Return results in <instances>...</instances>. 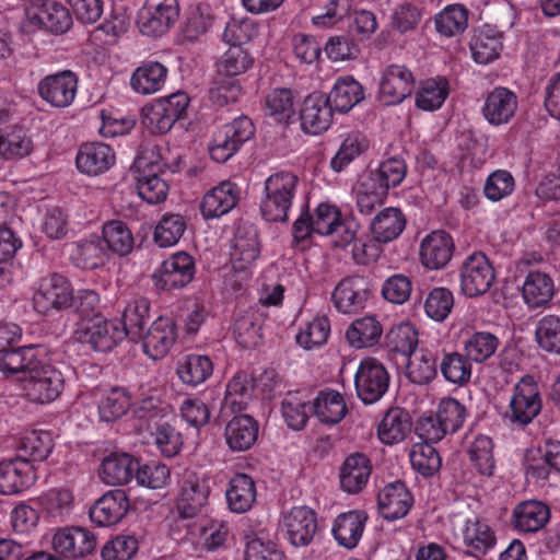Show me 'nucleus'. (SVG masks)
<instances>
[{
  "label": "nucleus",
  "mask_w": 560,
  "mask_h": 560,
  "mask_svg": "<svg viewBox=\"0 0 560 560\" xmlns=\"http://www.w3.org/2000/svg\"><path fill=\"white\" fill-rule=\"evenodd\" d=\"M406 174L407 165L404 159L389 158L383 161L377 170L370 172L365 176L388 194L389 188L400 185Z\"/></svg>",
  "instance_id": "obj_60"
},
{
  "label": "nucleus",
  "mask_w": 560,
  "mask_h": 560,
  "mask_svg": "<svg viewBox=\"0 0 560 560\" xmlns=\"http://www.w3.org/2000/svg\"><path fill=\"white\" fill-rule=\"evenodd\" d=\"M259 425L249 415L234 416L225 425L224 438L233 452H244L258 439Z\"/></svg>",
  "instance_id": "obj_35"
},
{
  "label": "nucleus",
  "mask_w": 560,
  "mask_h": 560,
  "mask_svg": "<svg viewBox=\"0 0 560 560\" xmlns=\"http://www.w3.org/2000/svg\"><path fill=\"white\" fill-rule=\"evenodd\" d=\"M357 224L354 222L345 228V231L337 235L334 241L336 247L346 248L351 245V256L357 265L366 266L377 260L382 253L378 242L368 235L357 236Z\"/></svg>",
  "instance_id": "obj_31"
},
{
  "label": "nucleus",
  "mask_w": 560,
  "mask_h": 560,
  "mask_svg": "<svg viewBox=\"0 0 560 560\" xmlns=\"http://www.w3.org/2000/svg\"><path fill=\"white\" fill-rule=\"evenodd\" d=\"M114 149L104 142L82 143L77 152L75 165L80 173L88 176H98L115 165Z\"/></svg>",
  "instance_id": "obj_22"
},
{
  "label": "nucleus",
  "mask_w": 560,
  "mask_h": 560,
  "mask_svg": "<svg viewBox=\"0 0 560 560\" xmlns=\"http://www.w3.org/2000/svg\"><path fill=\"white\" fill-rule=\"evenodd\" d=\"M372 474L371 459L363 453L348 455L340 468L341 489L350 494L361 492L368 485Z\"/></svg>",
  "instance_id": "obj_33"
},
{
  "label": "nucleus",
  "mask_w": 560,
  "mask_h": 560,
  "mask_svg": "<svg viewBox=\"0 0 560 560\" xmlns=\"http://www.w3.org/2000/svg\"><path fill=\"white\" fill-rule=\"evenodd\" d=\"M168 70L158 61H147L138 67L130 77L132 90L142 95H150L162 90Z\"/></svg>",
  "instance_id": "obj_38"
},
{
  "label": "nucleus",
  "mask_w": 560,
  "mask_h": 560,
  "mask_svg": "<svg viewBox=\"0 0 560 560\" xmlns=\"http://www.w3.org/2000/svg\"><path fill=\"white\" fill-rule=\"evenodd\" d=\"M332 115L329 98L323 93H312L300 109L301 128L305 133L319 135L330 127Z\"/></svg>",
  "instance_id": "obj_23"
},
{
  "label": "nucleus",
  "mask_w": 560,
  "mask_h": 560,
  "mask_svg": "<svg viewBox=\"0 0 560 560\" xmlns=\"http://www.w3.org/2000/svg\"><path fill=\"white\" fill-rule=\"evenodd\" d=\"M177 338V328L175 320L168 316L158 317L143 332L142 340L143 352L152 360L164 358Z\"/></svg>",
  "instance_id": "obj_20"
},
{
  "label": "nucleus",
  "mask_w": 560,
  "mask_h": 560,
  "mask_svg": "<svg viewBox=\"0 0 560 560\" xmlns=\"http://www.w3.org/2000/svg\"><path fill=\"white\" fill-rule=\"evenodd\" d=\"M421 440L422 442L415 444L410 451L411 466L423 477H432L440 470L442 465L440 454L433 446L439 441Z\"/></svg>",
  "instance_id": "obj_57"
},
{
  "label": "nucleus",
  "mask_w": 560,
  "mask_h": 560,
  "mask_svg": "<svg viewBox=\"0 0 560 560\" xmlns=\"http://www.w3.org/2000/svg\"><path fill=\"white\" fill-rule=\"evenodd\" d=\"M70 259L82 269H96L108 260V252L101 237L93 236L75 243Z\"/></svg>",
  "instance_id": "obj_43"
},
{
  "label": "nucleus",
  "mask_w": 560,
  "mask_h": 560,
  "mask_svg": "<svg viewBox=\"0 0 560 560\" xmlns=\"http://www.w3.org/2000/svg\"><path fill=\"white\" fill-rule=\"evenodd\" d=\"M34 481V467L22 456L0 462V493L16 494L30 488Z\"/></svg>",
  "instance_id": "obj_27"
},
{
  "label": "nucleus",
  "mask_w": 560,
  "mask_h": 560,
  "mask_svg": "<svg viewBox=\"0 0 560 560\" xmlns=\"http://www.w3.org/2000/svg\"><path fill=\"white\" fill-rule=\"evenodd\" d=\"M77 90V75L69 70L47 75L38 84L40 97L51 106L61 108L72 104Z\"/></svg>",
  "instance_id": "obj_24"
},
{
  "label": "nucleus",
  "mask_w": 560,
  "mask_h": 560,
  "mask_svg": "<svg viewBox=\"0 0 560 560\" xmlns=\"http://www.w3.org/2000/svg\"><path fill=\"white\" fill-rule=\"evenodd\" d=\"M450 94V84L445 77L430 78L421 82L416 93V106L422 110L434 112L442 107Z\"/></svg>",
  "instance_id": "obj_50"
},
{
  "label": "nucleus",
  "mask_w": 560,
  "mask_h": 560,
  "mask_svg": "<svg viewBox=\"0 0 560 560\" xmlns=\"http://www.w3.org/2000/svg\"><path fill=\"white\" fill-rule=\"evenodd\" d=\"M213 372V363L208 355L190 353L183 357L176 366L179 380L191 387L205 383Z\"/></svg>",
  "instance_id": "obj_42"
},
{
  "label": "nucleus",
  "mask_w": 560,
  "mask_h": 560,
  "mask_svg": "<svg viewBox=\"0 0 560 560\" xmlns=\"http://www.w3.org/2000/svg\"><path fill=\"white\" fill-rule=\"evenodd\" d=\"M229 49L221 56L217 62V73L219 75L238 77L252 68L254 63L253 56L244 48V43L226 40Z\"/></svg>",
  "instance_id": "obj_52"
},
{
  "label": "nucleus",
  "mask_w": 560,
  "mask_h": 560,
  "mask_svg": "<svg viewBox=\"0 0 560 560\" xmlns=\"http://www.w3.org/2000/svg\"><path fill=\"white\" fill-rule=\"evenodd\" d=\"M281 526L291 545L307 546L312 542L318 528L317 515L307 506H293L283 515Z\"/></svg>",
  "instance_id": "obj_18"
},
{
  "label": "nucleus",
  "mask_w": 560,
  "mask_h": 560,
  "mask_svg": "<svg viewBox=\"0 0 560 560\" xmlns=\"http://www.w3.org/2000/svg\"><path fill=\"white\" fill-rule=\"evenodd\" d=\"M137 464L138 459L127 453H112L103 459L100 477L107 485H127L133 480Z\"/></svg>",
  "instance_id": "obj_36"
},
{
  "label": "nucleus",
  "mask_w": 560,
  "mask_h": 560,
  "mask_svg": "<svg viewBox=\"0 0 560 560\" xmlns=\"http://www.w3.org/2000/svg\"><path fill=\"white\" fill-rule=\"evenodd\" d=\"M48 355L44 345H31L13 348L0 353V371L7 375L22 374L27 376L31 368L39 364L40 358Z\"/></svg>",
  "instance_id": "obj_32"
},
{
  "label": "nucleus",
  "mask_w": 560,
  "mask_h": 560,
  "mask_svg": "<svg viewBox=\"0 0 560 560\" xmlns=\"http://www.w3.org/2000/svg\"><path fill=\"white\" fill-rule=\"evenodd\" d=\"M314 233L318 235H330L332 242L340 235L345 228L353 221L342 219L339 208L328 202H322L311 215Z\"/></svg>",
  "instance_id": "obj_47"
},
{
  "label": "nucleus",
  "mask_w": 560,
  "mask_h": 560,
  "mask_svg": "<svg viewBox=\"0 0 560 560\" xmlns=\"http://www.w3.org/2000/svg\"><path fill=\"white\" fill-rule=\"evenodd\" d=\"M101 240L108 253L120 257L129 255L135 246L132 232L121 220H110L104 223Z\"/></svg>",
  "instance_id": "obj_48"
},
{
  "label": "nucleus",
  "mask_w": 560,
  "mask_h": 560,
  "mask_svg": "<svg viewBox=\"0 0 560 560\" xmlns=\"http://www.w3.org/2000/svg\"><path fill=\"white\" fill-rule=\"evenodd\" d=\"M240 197V187L231 180H223L205 194L200 212L207 220L220 218L234 209Z\"/></svg>",
  "instance_id": "obj_29"
},
{
  "label": "nucleus",
  "mask_w": 560,
  "mask_h": 560,
  "mask_svg": "<svg viewBox=\"0 0 560 560\" xmlns=\"http://www.w3.org/2000/svg\"><path fill=\"white\" fill-rule=\"evenodd\" d=\"M129 499L124 490H109L98 498L89 510L92 523L100 527L117 524L129 510Z\"/></svg>",
  "instance_id": "obj_25"
},
{
  "label": "nucleus",
  "mask_w": 560,
  "mask_h": 560,
  "mask_svg": "<svg viewBox=\"0 0 560 560\" xmlns=\"http://www.w3.org/2000/svg\"><path fill=\"white\" fill-rule=\"evenodd\" d=\"M74 337L94 351L107 352L126 338V332L118 328V320H109L94 315L91 318L82 319L74 331Z\"/></svg>",
  "instance_id": "obj_10"
},
{
  "label": "nucleus",
  "mask_w": 560,
  "mask_h": 560,
  "mask_svg": "<svg viewBox=\"0 0 560 560\" xmlns=\"http://www.w3.org/2000/svg\"><path fill=\"white\" fill-rule=\"evenodd\" d=\"M33 141L26 130L20 126L10 129L0 128V158L3 160L23 159L31 154Z\"/></svg>",
  "instance_id": "obj_51"
},
{
  "label": "nucleus",
  "mask_w": 560,
  "mask_h": 560,
  "mask_svg": "<svg viewBox=\"0 0 560 560\" xmlns=\"http://www.w3.org/2000/svg\"><path fill=\"white\" fill-rule=\"evenodd\" d=\"M553 280L548 273L529 271L525 277L522 294L529 307H539L547 304L553 296Z\"/></svg>",
  "instance_id": "obj_46"
},
{
  "label": "nucleus",
  "mask_w": 560,
  "mask_h": 560,
  "mask_svg": "<svg viewBox=\"0 0 560 560\" xmlns=\"http://www.w3.org/2000/svg\"><path fill=\"white\" fill-rule=\"evenodd\" d=\"M211 492L210 479L196 472H186L175 502L176 522L194 533L195 521L207 513Z\"/></svg>",
  "instance_id": "obj_2"
},
{
  "label": "nucleus",
  "mask_w": 560,
  "mask_h": 560,
  "mask_svg": "<svg viewBox=\"0 0 560 560\" xmlns=\"http://www.w3.org/2000/svg\"><path fill=\"white\" fill-rule=\"evenodd\" d=\"M131 406V397L127 389L122 387H113L103 395L98 401L100 420L103 422H114L121 418Z\"/></svg>",
  "instance_id": "obj_58"
},
{
  "label": "nucleus",
  "mask_w": 560,
  "mask_h": 560,
  "mask_svg": "<svg viewBox=\"0 0 560 560\" xmlns=\"http://www.w3.org/2000/svg\"><path fill=\"white\" fill-rule=\"evenodd\" d=\"M71 300V283L60 273L42 278L33 293L34 310L42 315L69 308Z\"/></svg>",
  "instance_id": "obj_11"
},
{
  "label": "nucleus",
  "mask_w": 560,
  "mask_h": 560,
  "mask_svg": "<svg viewBox=\"0 0 560 560\" xmlns=\"http://www.w3.org/2000/svg\"><path fill=\"white\" fill-rule=\"evenodd\" d=\"M196 273L195 258L186 252H177L155 269L152 280L159 290L182 289L191 282Z\"/></svg>",
  "instance_id": "obj_14"
},
{
  "label": "nucleus",
  "mask_w": 560,
  "mask_h": 560,
  "mask_svg": "<svg viewBox=\"0 0 560 560\" xmlns=\"http://www.w3.org/2000/svg\"><path fill=\"white\" fill-rule=\"evenodd\" d=\"M40 501L46 517L55 523L66 521L74 509V497L68 489H50Z\"/></svg>",
  "instance_id": "obj_56"
},
{
  "label": "nucleus",
  "mask_w": 560,
  "mask_h": 560,
  "mask_svg": "<svg viewBox=\"0 0 560 560\" xmlns=\"http://www.w3.org/2000/svg\"><path fill=\"white\" fill-rule=\"evenodd\" d=\"M411 430L409 413L401 408H390L377 425L380 440L387 445L402 441Z\"/></svg>",
  "instance_id": "obj_45"
},
{
  "label": "nucleus",
  "mask_w": 560,
  "mask_h": 560,
  "mask_svg": "<svg viewBox=\"0 0 560 560\" xmlns=\"http://www.w3.org/2000/svg\"><path fill=\"white\" fill-rule=\"evenodd\" d=\"M299 177L290 171H279L265 180L260 212L268 222H284L293 205Z\"/></svg>",
  "instance_id": "obj_1"
},
{
  "label": "nucleus",
  "mask_w": 560,
  "mask_h": 560,
  "mask_svg": "<svg viewBox=\"0 0 560 560\" xmlns=\"http://www.w3.org/2000/svg\"><path fill=\"white\" fill-rule=\"evenodd\" d=\"M313 415L319 422L328 425L339 423L347 415L348 407L343 396L335 389L319 390L312 402Z\"/></svg>",
  "instance_id": "obj_37"
},
{
  "label": "nucleus",
  "mask_w": 560,
  "mask_h": 560,
  "mask_svg": "<svg viewBox=\"0 0 560 560\" xmlns=\"http://www.w3.org/2000/svg\"><path fill=\"white\" fill-rule=\"evenodd\" d=\"M368 148L369 142L364 135L359 131L347 133L341 140L338 151L330 160L331 170L336 173L345 171Z\"/></svg>",
  "instance_id": "obj_55"
},
{
  "label": "nucleus",
  "mask_w": 560,
  "mask_h": 560,
  "mask_svg": "<svg viewBox=\"0 0 560 560\" xmlns=\"http://www.w3.org/2000/svg\"><path fill=\"white\" fill-rule=\"evenodd\" d=\"M415 86L412 72L404 65L392 63L381 71L377 98L386 106L398 105L412 94Z\"/></svg>",
  "instance_id": "obj_13"
},
{
  "label": "nucleus",
  "mask_w": 560,
  "mask_h": 560,
  "mask_svg": "<svg viewBox=\"0 0 560 560\" xmlns=\"http://www.w3.org/2000/svg\"><path fill=\"white\" fill-rule=\"evenodd\" d=\"M73 23L69 10L55 0H36L25 12L21 23L22 35H31L37 31L63 35Z\"/></svg>",
  "instance_id": "obj_4"
},
{
  "label": "nucleus",
  "mask_w": 560,
  "mask_h": 560,
  "mask_svg": "<svg viewBox=\"0 0 560 560\" xmlns=\"http://www.w3.org/2000/svg\"><path fill=\"white\" fill-rule=\"evenodd\" d=\"M463 544L469 555L480 557L497 545V535L489 522L479 516L467 517L462 527Z\"/></svg>",
  "instance_id": "obj_30"
},
{
  "label": "nucleus",
  "mask_w": 560,
  "mask_h": 560,
  "mask_svg": "<svg viewBox=\"0 0 560 560\" xmlns=\"http://www.w3.org/2000/svg\"><path fill=\"white\" fill-rule=\"evenodd\" d=\"M535 339L541 350L560 354V317L549 314L538 319Z\"/></svg>",
  "instance_id": "obj_64"
},
{
  "label": "nucleus",
  "mask_w": 560,
  "mask_h": 560,
  "mask_svg": "<svg viewBox=\"0 0 560 560\" xmlns=\"http://www.w3.org/2000/svg\"><path fill=\"white\" fill-rule=\"evenodd\" d=\"M139 197L150 205L163 202L168 194V184L152 167L143 170L137 177Z\"/></svg>",
  "instance_id": "obj_62"
},
{
  "label": "nucleus",
  "mask_w": 560,
  "mask_h": 560,
  "mask_svg": "<svg viewBox=\"0 0 560 560\" xmlns=\"http://www.w3.org/2000/svg\"><path fill=\"white\" fill-rule=\"evenodd\" d=\"M371 294L372 290L366 278L349 276L341 279L335 287L331 301L338 312L357 314L366 306Z\"/></svg>",
  "instance_id": "obj_16"
},
{
  "label": "nucleus",
  "mask_w": 560,
  "mask_h": 560,
  "mask_svg": "<svg viewBox=\"0 0 560 560\" xmlns=\"http://www.w3.org/2000/svg\"><path fill=\"white\" fill-rule=\"evenodd\" d=\"M255 135V126L247 116H240L218 128L209 143L210 158L217 163H225L233 158L245 142Z\"/></svg>",
  "instance_id": "obj_5"
},
{
  "label": "nucleus",
  "mask_w": 560,
  "mask_h": 560,
  "mask_svg": "<svg viewBox=\"0 0 560 560\" xmlns=\"http://www.w3.org/2000/svg\"><path fill=\"white\" fill-rule=\"evenodd\" d=\"M495 280V270L486 254L474 252L459 267V287L463 295L478 298L487 293Z\"/></svg>",
  "instance_id": "obj_8"
},
{
  "label": "nucleus",
  "mask_w": 560,
  "mask_h": 560,
  "mask_svg": "<svg viewBox=\"0 0 560 560\" xmlns=\"http://www.w3.org/2000/svg\"><path fill=\"white\" fill-rule=\"evenodd\" d=\"M23 389L31 401L49 404L63 390L62 373L49 363L47 357L40 358L39 364L31 368L27 376H22Z\"/></svg>",
  "instance_id": "obj_6"
},
{
  "label": "nucleus",
  "mask_w": 560,
  "mask_h": 560,
  "mask_svg": "<svg viewBox=\"0 0 560 560\" xmlns=\"http://www.w3.org/2000/svg\"><path fill=\"white\" fill-rule=\"evenodd\" d=\"M438 357L430 349L421 348L409 355L407 376L410 382L424 385L430 383L438 374Z\"/></svg>",
  "instance_id": "obj_53"
},
{
  "label": "nucleus",
  "mask_w": 560,
  "mask_h": 560,
  "mask_svg": "<svg viewBox=\"0 0 560 560\" xmlns=\"http://www.w3.org/2000/svg\"><path fill=\"white\" fill-rule=\"evenodd\" d=\"M150 301L147 298H136L130 301L124 312L118 328L124 329L126 337L139 340L143 337L144 326L150 317Z\"/></svg>",
  "instance_id": "obj_44"
},
{
  "label": "nucleus",
  "mask_w": 560,
  "mask_h": 560,
  "mask_svg": "<svg viewBox=\"0 0 560 560\" xmlns=\"http://www.w3.org/2000/svg\"><path fill=\"white\" fill-rule=\"evenodd\" d=\"M383 327L375 316H364L355 319L347 329L346 338L354 348L373 347L378 343Z\"/></svg>",
  "instance_id": "obj_54"
},
{
  "label": "nucleus",
  "mask_w": 560,
  "mask_h": 560,
  "mask_svg": "<svg viewBox=\"0 0 560 560\" xmlns=\"http://www.w3.org/2000/svg\"><path fill=\"white\" fill-rule=\"evenodd\" d=\"M255 377L245 371H238L228 382L225 388V405L233 412L246 410L255 390Z\"/></svg>",
  "instance_id": "obj_49"
},
{
  "label": "nucleus",
  "mask_w": 560,
  "mask_h": 560,
  "mask_svg": "<svg viewBox=\"0 0 560 560\" xmlns=\"http://www.w3.org/2000/svg\"><path fill=\"white\" fill-rule=\"evenodd\" d=\"M406 217L397 208H385L380 211L371 221L370 230L372 236L380 244H386L396 240L406 228Z\"/></svg>",
  "instance_id": "obj_39"
},
{
  "label": "nucleus",
  "mask_w": 560,
  "mask_h": 560,
  "mask_svg": "<svg viewBox=\"0 0 560 560\" xmlns=\"http://www.w3.org/2000/svg\"><path fill=\"white\" fill-rule=\"evenodd\" d=\"M260 254L257 230L253 226H238L231 246V265L235 272H243L245 277Z\"/></svg>",
  "instance_id": "obj_21"
},
{
  "label": "nucleus",
  "mask_w": 560,
  "mask_h": 560,
  "mask_svg": "<svg viewBox=\"0 0 560 560\" xmlns=\"http://www.w3.org/2000/svg\"><path fill=\"white\" fill-rule=\"evenodd\" d=\"M551 518L550 506L540 500L518 502L512 510L509 525L517 535L537 534L546 528Z\"/></svg>",
  "instance_id": "obj_15"
},
{
  "label": "nucleus",
  "mask_w": 560,
  "mask_h": 560,
  "mask_svg": "<svg viewBox=\"0 0 560 560\" xmlns=\"http://www.w3.org/2000/svg\"><path fill=\"white\" fill-rule=\"evenodd\" d=\"M470 360L465 354L459 352L444 353L440 362V371L445 381L464 385L469 382L471 377Z\"/></svg>",
  "instance_id": "obj_63"
},
{
  "label": "nucleus",
  "mask_w": 560,
  "mask_h": 560,
  "mask_svg": "<svg viewBox=\"0 0 560 560\" xmlns=\"http://www.w3.org/2000/svg\"><path fill=\"white\" fill-rule=\"evenodd\" d=\"M229 509L234 513H245L256 501V486L253 478L246 474L234 475L225 491Z\"/></svg>",
  "instance_id": "obj_40"
},
{
  "label": "nucleus",
  "mask_w": 560,
  "mask_h": 560,
  "mask_svg": "<svg viewBox=\"0 0 560 560\" xmlns=\"http://www.w3.org/2000/svg\"><path fill=\"white\" fill-rule=\"evenodd\" d=\"M517 109V96L508 88L497 86L485 96L481 113L491 126L509 124Z\"/></svg>",
  "instance_id": "obj_26"
},
{
  "label": "nucleus",
  "mask_w": 560,
  "mask_h": 560,
  "mask_svg": "<svg viewBox=\"0 0 560 560\" xmlns=\"http://www.w3.org/2000/svg\"><path fill=\"white\" fill-rule=\"evenodd\" d=\"M539 385L532 375H524L513 387L506 417L516 428H525L541 411Z\"/></svg>",
  "instance_id": "obj_7"
},
{
  "label": "nucleus",
  "mask_w": 560,
  "mask_h": 560,
  "mask_svg": "<svg viewBox=\"0 0 560 560\" xmlns=\"http://www.w3.org/2000/svg\"><path fill=\"white\" fill-rule=\"evenodd\" d=\"M455 250V243L444 230L432 231L420 243L419 258L422 266L430 270L445 268Z\"/></svg>",
  "instance_id": "obj_19"
},
{
  "label": "nucleus",
  "mask_w": 560,
  "mask_h": 560,
  "mask_svg": "<svg viewBox=\"0 0 560 560\" xmlns=\"http://www.w3.org/2000/svg\"><path fill=\"white\" fill-rule=\"evenodd\" d=\"M369 520L363 510H351L339 514L331 527V534L339 546L352 549L358 546Z\"/></svg>",
  "instance_id": "obj_34"
},
{
  "label": "nucleus",
  "mask_w": 560,
  "mask_h": 560,
  "mask_svg": "<svg viewBox=\"0 0 560 560\" xmlns=\"http://www.w3.org/2000/svg\"><path fill=\"white\" fill-rule=\"evenodd\" d=\"M178 18L177 0H148L138 13L137 25L141 35H165Z\"/></svg>",
  "instance_id": "obj_12"
},
{
  "label": "nucleus",
  "mask_w": 560,
  "mask_h": 560,
  "mask_svg": "<svg viewBox=\"0 0 560 560\" xmlns=\"http://www.w3.org/2000/svg\"><path fill=\"white\" fill-rule=\"evenodd\" d=\"M187 228L186 219L179 213H165L154 229V242L160 247L176 245Z\"/></svg>",
  "instance_id": "obj_61"
},
{
  "label": "nucleus",
  "mask_w": 560,
  "mask_h": 560,
  "mask_svg": "<svg viewBox=\"0 0 560 560\" xmlns=\"http://www.w3.org/2000/svg\"><path fill=\"white\" fill-rule=\"evenodd\" d=\"M389 382V373L381 361L371 357L364 358L354 374L357 397L364 405L375 404L387 393Z\"/></svg>",
  "instance_id": "obj_9"
},
{
  "label": "nucleus",
  "mask_w": 560,
  "mask_h": 560,
  "mask_svg": "<svg viewBox=\"0 0 560 560\" xmlns=\"http://www.w3.org/2000/svg\"><path fill=\"white\" fill-rule=\"evenodd\" d=\"M468 10L462 4H450L434 18L440 35H462L468 26Z\"/></svg>",
  "instance_id": "obj_59"
},
{
  "label": "nucleus",
  "mask_w": 560,
  "mask_h": 560,
  "mask_svg": "<svg viewBox=\"0 0 560 560\" xmlns=\"http://www.w3.org/2000/svg\"><path fill=\"white\" fill-rule=\"evenodd\" d=\"M51 545L62 558L75 560L92 553L96 547V537L88 528L67 526L55 533Z\"/></svg>",
  "instance_id": "obj_17"
},
{
  "label": "nucleus",
  "mask_w": 560,
  "mask_h": 560,
  "mask_svg": "<svg viewBox=\"0 0 560 560\" xmlns=\"http://www.w3.org/2000/svg\"><path fill=\"white\" fill-rule=\"evenodd\" d=\"M412 505L413 497L402 481L390 482L378 492V511L387 521H396L405 517Z\"/></svg>",
  "instance_id": "obj_28"
},
{
  "label": "nucleus",
  "mask_w": 560,
  "mask_h": 560,
  "mask_svg": "<svg viewBox=\"0 0 560 560\" xmlns=\"http://www.w3.org/2000/svg\"><path fill=\"white\" fill-rule=\"evenodd\" d=\"M326 98H329L334 112L347 113L364 98V90L352 77H340Z\"/></svg>",
  "instance_id": "obj_41"
},
{
  "label": "nucleus",
  "mask_w": 560,
  "mask_h": 560,
  "mask_svg": "<svg viewBox=\"0 0 560 560\" xmlns=\"http://www.w3.org/2000/svg\"><path fill=\"white\" fill-rule=\"evenodd\" d=\"M467 417L466 407L453 397H445L439 402L434 416L422 417L416 425L420 439L441 441L446 434L457 432Z\"/></svg>",
  "instance_id": "obj_3"
}]
</instances>
